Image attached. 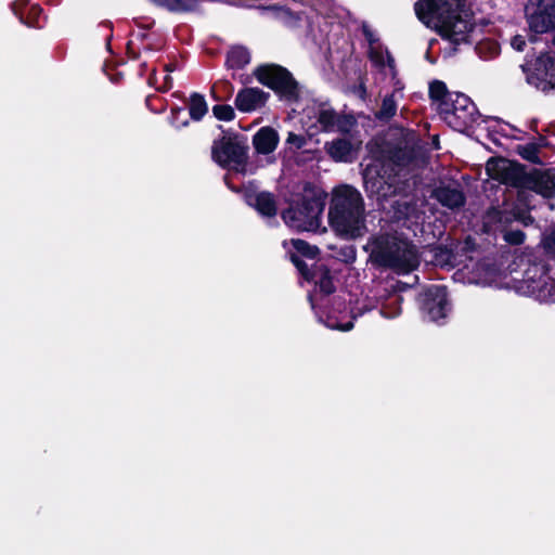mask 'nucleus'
Instances as JSON below:
<instances>
[{"instance_id": "cd10ccee", "label": "nucleus", "mask_w": 555, "mask_h": 555, "mask_svg": "<svg viewBox=\"0 0 555 555\" xmlns=\"http://www.w3.org/2000/svg\"><path fill=\"white\" fill-rule=\"evenodd\" d=\"M291 245L293 246L295 251H289V257L291 254H296L300 259L307 258L310 260H315L321 254V250L317 245H311L310 243L301 238H292Z\"/></svg>"}, {"instance_id": "72a5a7b5", "label": "nucleus", "mask_w": 555, "mask_h": 555, "mask_svg": "<svg viewBox=\"0 0 555 555\" xmlns=\"http://www.w3.org/2000/svg\"><path fill=\"white\" fill-rule=\"evenodd\" d=\"M212 114L220 121H232L235 118V111L229 104L214 105Z\"/></svg>"}, {"instance_id": "9d476101", "label": "nucleus", "mask_w": 555, "mask_h": 555, "mask_svg": "<svg viewBox=\"0 0 555 555\" xmlns=\"http://www.w3.org/2000/svg\"><path fill=\"white\" fill-rule=\"evenodd\" d=\"M486 172L492 180L515 189H522L528 173L526 165L502 156L489 158Z\"/></svg>"}, {"instance_id": "3c124183", "label": "nucleus", "mask_w": 555, "mask_h": 555, "mask_svg": "<svg viewBox=\"0 0 555 555\" xmlns=\"http://www.w3.org/2000/svg\"><path fill=\"white\" fill-rule=\"evenodd\" d=\"M157 81V78H156V69H153L152 73L150 74L149 76V79H147V83L150 86H154Z\"/></svg>"}, {"instance_id": "aec40b11", "label": "nucleus", "mask_w": 555, "mask_h": 555, "mask_svg": "<svg viewBox=\"0 0 555 555\" xmlns=\"http://www.w3.org/2000/svg\"><path fill=\"white\" fill-rule=\"evenodd\" d=\"M402 189L397 196L390 197L388 201H384V209H387L390 218L395 222L405 221L415 211V204L409 198L406 194L402 195L404 185H400Z\"/></svg>"}, {"instance_id": "c756f323", "label": "nucleus", "mask_w": 555, "mask_h": 555, "mask_svg": "<svg viewBox=\"0 0 555 555\" xmlns=\"http://www.w3.org/2000/svg\"><path fill=\"white\" fill-rule=\"evenodd\" d=\"M317 121L323 131H333L338 121V114L334 108L321 107L317 114Z\"/></svg>"}, {"instance_id": "bf43d9fd", "label": "nucleus", "mask_w": 555, "mask_h": 555, "mask_svg": "<svg viewBox=\"0 0 555 555\" xmlns=\"http://www.w3.org/2000/svg\"><path fill=\"white\" fill-rule=\"evenodd\" d=\"M359 90H360V92H361V95H362V96H363L364 94H366V88H365L364 83H361V85L359 86Z\"/></svg>"}, {"instance_id": "de8ad7c7", "label": "nucleus", "mask_w": 555, "mask_h": 555, "mask_svg": "<svg viewBox=\"0 0 555 555\" xmlns=\"http://www.w3.org/2000/svg\"><path fill=\"white\" fill-rule=\"evenodd\" d=\"M531 143H535V145L538 146L539 150L548 147L551 145L547 138L540 133H538V137L535 138V140L532 141Z\"/></svg>"}, {"instance_id": "f03ea898", "label": "nucleus", "mask_w": 555, "mask_h": 555, "mask_svg": "<svg viewBox=\"0 0 555 555\" xmlns=\"http://www.w3.org/2000/svg\"><path fill=\"white\" fill-rule=\"evenodd\" d=\"M328 223L338 236L346 240L365 234L364 199L354 186L345 184L335 189L328 208Z\"/></svg>"}, {"instance_id": "4d7b16f0", "label": "nucleus", "mask_w": 555, "mask_h": 555, "mask_svg": "<svg viewBox=\"0 0 555 555\" xmlns=\"http://www.w3.org/2000/svg\"><path fill=\"white\" fill-rule=\"evenodd\" d=\"M137 38H138L139 40H141V41H144V40H146V39L149 38V34H147V33H139V34L137 35Z\"/></svg>"}, {"instance_id": "6ab92c4d", "label": "nucleus", "mask_w": 555, "mask_h": 555, "mask_svg": "<svg viewBox=\"0 0 555 555\" xmlns=\"http://www.w3.org/2000/svg\"><path fill=\"white\" fill-rule=\"evenodd\" d=\"M515 205L511 209L491 206L485 212L483 227L487 232L490 230L503 232L515 221Z\"/></svg>"}, {"instance_id": "dca6fc26", "label": "nucleus", "mask_w": 555, "mask_h": 555, "mask_svg": "<svg viewBox=\"0 0 555 555\" xmlns=\"http://www.w3.org/2000/svg\"><path fill=\"white\" fill-rule=\"evenodd\" d=\"M522 189H527L550 199L555 196V182L550 173L533 168L528 171Z\"/></svg>"}, {"instance_id": "6e6552de", "label": "nucleus", "mask_w": 555, "mask_h": 555, "mask_svg": "<svg viewBox=\"0 0 555 555\" xmlns=\"http://www.w3.org/2000/svg\"><path fill=\"white\" fill-rule=\"evenodd\" d=\"M520 288L542 304L555 302V279L544 260L533 261L525 271Z\"/></svg>"}, {"instance_id": "58836bf2", "label": "nucleus", "mask_w": 555, "mask_h": 555, "mask_svg": "<svg viewBox=\"0 0 555 555\" xmlns=\"http://www.w3.org/2000/svg\"><path fill=\"white\" fill-rule=\"evenodd\" d=\"M531 209H524L519 205H515V221L520 222L524 227H529L534 224L535 220L530 215Z\"/></svg>"}, {"instance_id": "473e14b6", "label": "nucleus", "mask_w": 555, "mask_h": 555, "mask_svg": "<svg viewBox=\"0 0 555 555\" xmlns=\"http://www.w3.org/2000/svg\"><path fill=\"white\" fill-rule=\"evenodd\" d=\"M397 112V103L393 99V95H386L382 101V106L376 114V117L380 120H389L396 115Z\"/></svg>"}, {"instance_id": "ea45409f", "label": "nucleus", "mask_w": 555, "mask_h": 555, "mask_svg": "<svg viewBox=\"0 0 555 555\" xmlns=\"http://www.w3.org/2000/svg\"><path fill=\"white\" fill-rule=\"evenodd\" d=\"M533 195L531 191L527 189H517V202L518 204L524 206V209H533L534 205L532 204Z\"/></svg>"}, {"instance_id": "a19ab883", "label": "nucleus", "mask_w": 555, "mask_h": 555, "mask_svg": "<svg viewBox=\"0 0 555 555\" xmlns=\"http://www.w3.org/2000/svg\"><path fill=\"white\" fill-rule=\"evenodd\" d=\"M454 244H459V255L461 256L476 250V242L470 235H468L463 242L454 241Z\"/></svg>"}, {"instance_id": "ddd939ff", "label": "nucleus", "mask_w": 555, "mask_h": 555, "mask_svg": "<svg viewBox=\"0 0 555 555\" xmlns=\"http://www.w3.org/2000/svg\"><path fill=\"white\" fill-rule=\"evenodd\" d=\"M418 304L425 318L439 322L450 311L448 289L444 285H430L418 296Z\"/></svg>"}, {"instance_id": "37998d69", "label": "nucleus", "mask_w": 555, "mask_h": 555, "mask_svg": "<svg viewBox=\"0 0 555 555\" xmlns=\"http://www.w3.org/2000/svg\"><path fill=\"white\" fill-rule=\"evenodd\" d=\"M286 143L295 146L296 149H301L306 144V139L301 134H296L294 132H288Z\"/></svg>"}, {"instance_id": "4c0bfd02", "label": "nucleus", "mask_w": 555, "mask_h": 555, "mask_svg": "<svg viewBox=\"0 0 555 555\" xmlns=\"http://www.w3.org/2000/svg\"><path fill=\"white\" fill-rule=\"evenodd\" d=\"M356 122V118L352 115H338V121L335 127L340 133L347 134Z\"/></svg>"}, {"instance_id": "4468645a", "label": "nucleus", "mask_w": 555, "mask_h": 555, "mask_svg": "<svg viewBox=\"0 0 555 555\" xmlns=\"http://www.w3.org/2000/svg\"><path fill=\"white\" fill-rule=\"evenodd\" d=\"M291 262L306 282L314 283L323 296H330L336 292L332 271L326 264L314 263L312 267H309L296 254H291Z\"/></svg>"}, {"instance_id": "1a4fd4ad", "label": "nucleus", "mask_w": 555, "mask_h": 555, "mask_svg": "<svg viewBox=\"0 0 555 555\" xmlns=\"http://www.w3.org/2000/svg\"><path fill=\"white\" fill-rule=\"evenodd\" d=\"M439 115L452 129L460 132L481 117L476 104L462 92H454L448 102H443Z\"/></svg>"}, {"instance_id": "c03bdc74", "label": "nucleus", "mask_w": 555, "mask_h": 555, "mask_svg": "<svg viewBox=\"0 0 555 555\" xmlns=\"http://www.w3.org/2000/svg\"><path fill=\"white\" fill-rule=\"evenodd\" d=\"M361 30L362 35L364 36L365 40L369 42L370 46H373L378 41V38L375 36V34L373 33L369 25L363 24Z\"/></svg>"}, {"instance_id": "f704fd0d", "label": "nucleus", "mask_w": 555, "mask_h": 555, "mask_svg": "<svg viewBox=\"0 0 555 555\" xmlns=\"http://www.w3.org/2000/svg\"><path fill=\"white\" fill-rule=\"evenodd\" d=\"M541 244L545 254L555 258V223L543 233Z\"/></svg>"}, {"instance_id": "79ce46f5", "label": "nucleus", "mask_w": 555, "mask_h": 555, "mask_svg": "<svg viewBox=\"0 0 555 555\" xmlns=\"http://www.w3.org/2000/svg\"><path fill=\"white\" fill-rule=\"evenodd\" d=\"M339 259L346 263H350L356 259V248L353 246L341 247L338 253Z\"/></svg>"}, {"instance_id": "c9c22d12", "label": "nucleus", "mask_w": 555, "mask_h": 555, "mask_svg": "<svg viewBox=\"0 0 555 555\" xmlns=\"http://www.w3.org/2000/svg\"><path fill=\"white\" fill-rule=\"evenodd\" d=\"M184 108L178 105H175L170 108L169 122L177 130L182 128H186L190 125V119L180 120V115L183 113Z\"/></svg>"}, {"instance_id": "69168bd1", "label": "nucleus", "mask_w": 555, "mask_h": 555, "mask_svg": "<svg viewBox=\"0 0 555 555\" xmlns=\"http://www.w3.org/2000/svg\"><path fill=\"white\" fill-rule=\"evenodd\" d=\"M131 57L132 59H139V54H132Z\"/></svg>"}, {"instance_id": "0e129e2a", "label": "nucleus", "mask_w": 555, "mask_h": 555, "mask_svg": "<svg viewBox=\"0 0 555 555\" xmlns=\"http://www.w3.org/2000/svg\"><path fill=\"white\" fill-rule=\"evenodd\" d=\"M131 43H132L131 41H129V42L127 43V50H128V51H130V46H131Z\"/></svg>"}, {"instance_id": "a18cd8bd", "label": "nucleus", "mask_w": 555, "mask_h": 555, "mask_svg": "<svg viewBox=\"0 0 555 555\" xmlns=\"http://www.w3.org/2000/svg\"><path fill=\"white\" fill-rule=\"evenodd\" d=\"M511 46L513 49H515L516 51H524L525 47H526V39L524 36L521 35H515L512 40H511Z\"/></svg>"}, {"instance_id": "5fc2aeb1", "label": "nucleus", "mask_w": 555, "mask_h": 555, "mask_svg": "<svg viewBox=\"0 0 555 555\" xmlns=\"http://www.w3.org/2000/svg\"><path fill=\"white\" fill-rule=\"evenodd\" d=\"M157 98L155 95H147L145 99L146 106L152 109V101L156 100Z\"/></svg>"}, {"instance_id": "423d86ee", "label": "nucleus", "mask_w": 555, "mask_h": 555, "mask_svg": "<svg viewBox=\"0 0 555 555\" xmlns=\"http://www.w3.org/2000/svg\"><path fill=\"white\" fill-rule=\"evenodd\" d=\"M253 75L262 85L274 91L281 99L297 102L300 98L299 83L292 73L279 64H261Z\"/></svg>"}, {"instance_id": "20e7f679", "label": "nucleus", "mask_w": 555, "mask_h": 555, "mask_svg": "<svg viewBox=\"0 0 555 555\" xmlns=\"http://www.w3.org/2000/svg\"><path fill=\"white\" fill-rule=\"evenodd\" d=\"M327 194L311 182H306L298 201L282 211L284 222L298 231L317 230L325 207Z\"/></svg>"}, {"instance_id": "a211bd4d", "label": "nucleus", "mask_w": 555, "mask_h": 555, "mask_svg": "<svg viewBox=\"0 0 555 555\" xmlns=\"http://www.w3.org/2000/svg\"><path fill=\"white\" fill-rule=\"evenodd\" d=\"M270 94L259 88L241 89L234 100L240 112L249 113L266 105Z\"/></svg>"}, {"instance_id": "49530a36", "label": "nucleus", "mask_w": 555, "mask_h": 555, "mask_svg": "<svg viewBox=\"0 0 555 555\" xmlns=\"http://www.w3.org/2000/svg\"><path fill=\"white\" fill-rule=\"evenodd\" d=\"M172 86H173L172 78H171V76H170V75H168V74H167V75L165 76V78H164V83H163V86H160V87L156 88V90H157V91H159V92L165 93V92L169 91V90L172 88Z\"/></svg>"}, {"instance_id": "052dcab7", "label": "nucleus", "mask_w": 555, "mask_h": 555, "mask_svg": "<svg viewBox=\"0 0 555 555\" xmlns=\"http://www.w3.org/2000/svg\"><path fill=\"white\" fill-rule=\"evenodd\" d=\"M308 299H309V301H310V304H311L312 308H314L313 295H312V294H309V295H308Z\"/></svg>"}, {"instance_id": "412c9836", "label": "nucleus", "mask_w": 555, "mask_h": 555, "mask_svg": "<svg viewBox=\"0 0 555 555\" xmlns=\"http://www.w3.org/2000/svg\"><path fill=\"white\" fill-rule=\"evenodd\" d=\"M431 197L441 206L455 210L465 206L466 196L460 188L440 184L431 191Z\"/></svg>"}, {"instance_id": "e433bc0d", "label": "nucleus", "mask_w": 555, "mask_h": 555, "mask_svg": "<svg viewBox=\"0 0 555 555\" xmlns=\"http://www.w3.org/2000/svg\"><path fill=\"white\" fill-rule=\"evenodd\" d=\"M503 240L514 246L521 245L526 240V234L521 230H509L506 229L503 232Z\"/></svg>"}, {"instance_id": "bb28decb", "label": "nucleus", "mask_w": 555, "mask_h": 555, "mask_svg": "<svg viewBox=\"0 0 555 555\" xmlns=\"http://www.w3.org/2000/svg\"><path fill=\"white\" fill-rule=\"evenodd\" d=\"M190 119L201 121L208 113V104L204 94L192 92L188 100Z\"/></svg>"}, {"instance_id": "2f4dec72", "label": "nucleus", "mask_w": 555, "mask_h": 555, "mask_svg": "<svg viewBox=\"0 0 555 555\" xmlns=\"http://www.w3.org/2000/svg\"><path fill=\"white\" fill-rule=\"evenodd\" d=\"M516 152L521 158L530 162L531 164H535V165L542 164V162L539 157L540 150L538 149L535 143L529 142L525 145H517Z\"/></svg>"}, {"instance_id": "f257e3e1", "label": "nucleus", "mask_w": 555, "mask_h": 555, "mask_svg": "<svg viewBox=\"0 0 555 555\" xmlns=\"http://www.w3.org/2000/svg\"><path fill=\"white\" fill-rule=\"evenodd\" d=\"M414 10L423 24L433 26L442 39L454 46L467 43L475 28L474 14L466 9V0H417Z\"/></svg>"}, {"instance_id": "603ef678", "label": "nucleus", "mask_w": 555, "mask_h": 555, "mask_svg": "<svg viewBox=\"0 0 555 555\" xmlns=\"http://www.w3.org/2000/svg\"><path fill=\"white\" fill-rule=\"evenodd\" d=\"M176 68H177V64H176V63H167V64H165V66H164V70H165L166 73H168V74H169V73H171V72H173V70H176Z\"/></svg>"}, {"instance_id": "2eb2a0df", "label": "nucleus", "mask_w": 555, "mask_h": 555, "mask_svg": "<svg viewBox=\"0 0 555 555\" xmlns=\"http://www.w3.org/2000/svg\"><path fill=\"white\" fill-rule=\"evenodd\" d=\"M421 149L409 144H386L382 151V160L378 164H386L389 172L396 173L398 170L409 167L415 163L420 156Z\"/></svg>"}, {"instance_id": "e2e57ef3", "label": "nucleus", "mask_w": 555, "mask_h": 555, "mask_svg": "<svg viewBox=\"0 0 555 555\" xmlns=\"http://www.w3.org/2000/svg\"><path fill=\"white\" fill-rule=\"evenodd\" d=\"M371 59H374L375 61H380V62H382V56H378V57L376 56V57H374V55L372 54V55H371Z\"/></svg>"}, {"instance_id": "4be33fe9", "label": "nucleus", "mask_w": 555, "mask_h": 555, "mask_svg": "<svg viewBox=\"0 0 555 555\" xmlns=\"http://www.w3.org/2000/svg\"><path fill=\"white\" fill-rule=\"evenodd\" d=\"M279 142V132L270 126L261 127L253 137V146L255 152L259 155L273 153L276 150Z\"/></svg>"}, {"instance_id": "338daca9", "label": "nucleus", "mask_w": 555, "mask_h": 555, "mask_svg": "<svg viewBox=\"0 0 555 555\" xmlns=\"http://www.w3.org/2000/svg\"><path fill=\"white\" fill-rule=\"evenodd\" d=\"M552 43H553V46L555 47V34H554V37H553Z\"/></svg>"}, {"instance_id": "f8f14e48", "label": "nucleus", "mask_w": 555, "mask_h": 555, "mask_svg": "<svg viewBox=\"0 0 555 555\" xmlns=\"http://www.w3.org/2000/svg\"><path fill=\"white\" fill-rule=\"evenodd\" d=\"M525 13L530 31L545 34L555 29V0H528Z\"/></svg>"}, {"instance_id": "5701e85b", "label": "nucleus", "mask_w": 555, "mask_h": 555, "mask_svg": "<svg viewBox=\"0 0 555 555\" xmlns=\"http://www.w3.org/2000/svg\"><path fill=\"white\" fill-rule=\"evenodd\" d=\"M450 240L449 244L435 243L428 245V251L431 254V261L436 266L446 267L451 266L454 267L456 263V257L459 255V244H454V241Z\"/></svg>"}, {"instance_id": "393cba45", "label": "nucleus", "mask_w": 555, "mask_h": 555, "mask_svg": "<svg viewBox=\"0 0 555 555\" xmlns=\"http://www.w3.org/2000/svg\"><path fill=\"white\" fill-rule=\"evenodd\" d=\"M251 55L249 50L244 46H233L227 52L225 55V67L228 69H243L250 63Z\"/></svg>"}, {"instance_id": "680f3d73", "label": "nucleus", "mask_w": 555, "mask_h": 555, "mask_svg": "<svg viewBox=\"0 0 555 555\" xmlns=\"http://www.w3.org/2000/svg\"><path fill=\"white\" fill-rule=\"evenodd\" d=\"M434 144L436 145V149H439V141H438V138H436V139L434 140Z\"/></svg>"}, {"instance_id": "a878e982", "label": "nucleus", "mask_w": 555, "mask_h": 555, "mask_svg": "<svg viewBox=\"0 0 555 555\" xmlns=\"http://www.w3.org/2000/svg\"><path fill=\"white\" fill-rule=\"evenodd\" d=\"M158 8L166 9L170 13H191L195 12L201 0H149Z\"/></svg>"}, {"instance_id": "7c9ffc66", "label": "nucleus", "mask_w": 555, "mask_h": 555, "mask_svg": "<svg viewBox=\"0 0 555 555\" xmlns=\"http://www.w3.org/2000/svg\"><path fill=\"white\" fill-rule=\"evenodd\" d=\"M269 9L276 11L278 16L289 25H296L302 20L304 12L293 11L286 5L273 4L270 5Z\"/></svg>"}, {"instance_id": "8fccbe9b", "label": "nucleus", "mask_w": 555, "mask_h": 555, "mask_svg": "<svg viewBox=\"0 0 555 555\" xmlns=\"http://www.w3.org/2000/svg\"><path fill=\"white\" fill-rule=\"evenodd\" d=\"M142 17H139V18H134L133 22L134 24L139 27V28H142V29H145V30H149V29H152L155 25V21L154 20H150V22L147 24H144L142 22Z\"/></svg>"}, {"instance_id": "864d4df0", "label": "nucleus", "mask_w": 555, "mask_h": 555, "mask_svg": "<svg viewBox=\"0 0 555 555\" xmlns=\"http://www.w3.org/2000/svg\"><path fill=\"white\" fill-rule=\"evenodd\" d=\"M538 122H539L538 119H532L530 121V126H529L530 130L534 131L535 133H539V131H538Z\"/></svg>"}, {"instance_id": "c85d7f7f", "label": "nucleus", "mask_w": 555, "mask_h": 555, "mask_svg": "<svg viewBox=\"0 0 555 555\" xmlns=\"http://www.w3.org/2000/svg\"><path fill=\"white\" fill-rule=\"evenodd\" d=\"M454 92H449L447 85L441 80H434L429 83L428 95L429 99L437 103V111L440 112L443 102H448Z\"/></svg>"}, {"instance_id": "6e6d98bb", "label": "nucleus", "mask_w": 555, "mask_h": 555, "mask_svg": "<svg viewBox=\"0 0 555 555\" xmlns=\"http://www.w3.org/2000/svg\"><path fill=\"white\" fill-rule=\"evenodd\" d=\"M210 95H211V96H212V99H214V100H216V101H220V100H221V99L217 95V93H216V88H215V86H212V87H211V89H210Z\"/></svg>"}, {"instance_id": "f3484780", "label": "nucleus", "mask_w": 555, "mask_h": 555, "mask_svg": "<svg viewBox=\"0 0 555 555\" xmlns=\"http://www.w3.org/2000/svg\"><path fill=\"white\" fill-rule=\"evenodd\" d=\"M246 204L257 210L262 217L272 218L278 214V205L274 195L269 191L256 192L246 190L244 192Z\"/></svg>"}, {"instance_id": "13d9d810", "label": "nucleus", "mask_w": 555, "mask_h": 555, "mask_svg": "<svg viewBox=\"0 0 555 555\" xmlns=\"http://www.w3.org/2000/svg\"><path fill=\"white\" fill-rule=\"evenodd\" d=\"M387 64L389 67H395V60L390 54H388Z\"/></svg>"}, {"instance_id": "39448f33", "label": "nucleus", "mask_w": 555, "mask_h": 555, "mask_svg": "<svg viewBox=\"0 0 555 555\" xmlns=\"http://www.w3.org/2000/svg\"><path fill=\"white\" fill-rule=\"evenodd\" d=\"M223 135L214 140L211 145V159L222 169L233 165L240 173L246 172L248 164V139L245 134L235 131H223Z\"/></svg>"}, {"instance_id": "9b49d317", "label": "nucleus", "mask_w": 555, "mask_h": 555, "mask_svg": "<svg viewBox=\"0 0 555 555\" xmlns=\"http://www.w3.org/2000/svg\"><path fill=\"white\" fill-rule=\"evenodd\" d=\"M520 67L526 74V80L529 85L543 92L555 89L554 52H541L533 63H525Z\"/></svg>"}, {"instance_id": "b1692460", "label": "nucleus", "mask_w": 555, "mask_h": 555, "mask_svg": "<svg viewBox=\"0 0 555 555\" xmlns=\"http://www.w3.org/2000/svg\"><path fill=\"white\" fill-rule=\"evenodd\" d=\"M326 152L335 162L349 163L352 160L353 146L349 139L337 138L326 143Z\"/></svg>"}, {"instance_id": "0eeeda50", "label": "nucleus", "mask_w": 555, "mask_h": 555, "mask_svg": "<svg viewBox=\"0 0 555 555\" xmlns=\"http://www.w3.org/2000/svg\"><path fill=\"white\" fill-rule=\"evenodd\" d=\"M363 186L367 197H376L380 205L384 201L397 196L402 189L396 180V173L389 172L386 164H367L362 170Z\"/></svg>"}, {"instance_id": "09e8293b", "label": "nucleus", "mask_w": 555, "mask_h": 555, "mask_svg": "<svg viewBox=\"0 0 555 555\" xmlns=\"http://www.w3.org/2000/svg\"><path fill=\"white\" fill-rule=\"evenodd\" d=\"M328 326L331 328L339 330V331H343V332H348V331H350L353 327V322L349 321V322H346L344 324L328 323Z\"/></svg>"}, {"instance_id": "7ed1b4c3", "label": "nucleus", "mask_w": 555, "mask_h": 555, "mask_svg": "<svg viewBox=\"0 0 555 555\" xmlns=\"http://www.w3.org/2000/svg\"><path fill=\"white\" fill-rule=\"evenodd\" d=\"M364 250L376 269H390L397 273H410L420 266L415 245L408 238L389 233L372 235Z\"/></svg>"}]
</instances>
